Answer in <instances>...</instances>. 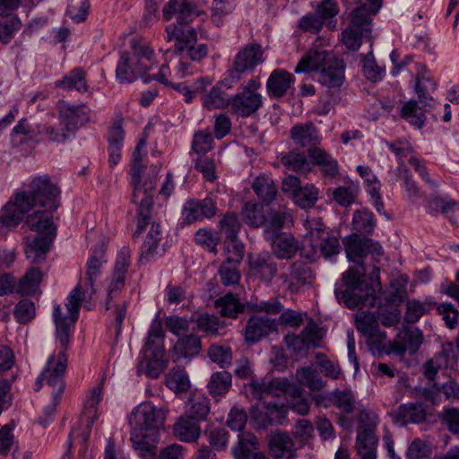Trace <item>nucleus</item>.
Masks as SVG:
<instances>
[{
    "label": "nucleus",
    "mask_w": 459,
    "mask_h": 459,
    "mask_svg": "<svg viewBox=\"0 0 459 459\" xmlns=\"http://www.w3.org/2000/svg\"><path fill=\"white\" fill-rule=\"evenodd\" d=\"M167 40H175L178 52L185 53L192 62H200L208 55V47L204 43H197V33L191 26H168Z\"/></svg>",
    "instance_id": "obj_10"
},
{
    "label": "nucleus",
    "mask_w": 459,
    "mask_h": 459,
    "mask_svg": "<svg viewBox=\"0 0 459 459\" xmlns=\"http://www.w3.org/2000/svg\"><path fill=\"white\" fill-rule=\"evenodd\" d=\"M280 279L291 293H296L301 286L311 282L313 273L305 263L297 261L290 265L288 273L280 275Z\"/></svg>",
    "instance_id": "obj_24"
},
{
    "label": "nucleus",
    "mask_w": 459,
    "mask_h": 459,
    "mask_svg": "<svg viewBox=\"0 0 459 459\" xmlns=\"http://www.w3.org/2000/svg\"><path fill=\"white\" fill-rule=\"evenodd\" d=\"M266 240L271 242L273 254L280 259L291 258L299 248L296 238L288 233H282Z\"/></svg>",
    "instance_id": "obj_36"
},
{
    "label": "nucleus",
    "mask_w": 459,
    "mask_h": 459,
    "mask_svg": "<svg viewBox=\"0 0 459 459\" xmlns=\"http://www.w3.org/2000/svg\"><path fill=\"white\" fill-rule=\"evenodd\" d=\"M292 222L291 215L285 211H275L269 214L264 224V236L265 239L282 234L281 230Z\"/></svg>",
    "instance_id": "obj_38"
},
{
    "label": "nucleus",
    "mask_w": 459,
    "mask_h": 459,
    "mask_svg": "<svg viewBox=\"0 0 459 459\" xmlns=\"http://www.w3.org/2000/svg\"><path fill=\"white\" fill-rule=\"evenodd\" d=\"M162 13L165 21L175 17L178 22L176 26H189L188 23L199 14L195 6L188 0H169L164 5Z\"/></svg>",
    "instance_id": "obj_22"
},
{
    "label": "nucleus",
    "mask_w": 459,
    "mask_h": 459,
    "mask_svg": "<svg viewBox=\"0 0 459 459\" xmlns=\"http://www.w3.org/2000/svg\"><path fill=\"white\" fill-rule=\"evenodd\" d=\"M13 316L19 324H28L36 316L34 302L28 299H21L14 307Z\"/></svg>",
    "instance_id": "obj_61"
},
{
    "label": "nucleus",
    "mask_w": 459,
    "mask_h": 459,
    "mask_svg": "<svg viewBox=\"0 0 459 459\" xmlns=\"http://www.w3.org/2000/svg\"><path fill=\"white\" fill-rule=\"evenodd\" d=\"M168 410L157 407L151 402H144L134 407L129 416L131 429L158 433L163 428Z\"/></svg>",
    "instance_id": "obj_15"
},
{
    "label": "nucleus",
    "mask_w": 459,
    "mask_h": 459,
    "mask_svg": "<svg viewBox=\"0 0 459 459\" xmlns=\"http://www.w3.org/2000/svg\"><path fill=\"white\" fill-rule=\"evenodd\" d=\"M342 244L348 260L359 265L364 264V260L368 255H370L374 260H378L384 253L378 241L361 238L357 233L346 236L342 239Z\"/></svg>",
    "instance_id": "obj_16"
},
{
    "label": "nucleus",
    "mask_w": 459,
    "mask_h": 459,
    "mask_svg": "<svg viewBox=\"0 0 459 459\" xmlns=\"http://www.w3.org/2000/svg\"><path fill=\"white\" fill-rule=\"evenodd\" d=\"M56 88L65 91H76L85 94L90 91L87 72L82 67H75L55 82Z\"/></svg>",
    "instance_id": "obj_28"
},
{
    "label": "nucleus",
    "mask_w": 459,
    "mask_h": 459,
    "mask_svg": "<svg viewBox=\"0 0 459 459\" xmlns=\"http://www.w3.org/2000/svg\"><path fill=\"white\" fill-rule=\"evenodd\" d=\"M383 0H359L351 12V23L342 32L341 40L351 51H358L362 39L371 31L372 17L378 13Z\"/></svg>",
    "instance_id": "obj_6"
},
{
    "label": "nucleus",
    "mask_w": 459,
    "mask_h": 459,
    "mask_svg": "<svg viewBox=\"0 0 459 459\" xmlns=\"http://www.w3.org/2000/svg\"><path fill=\"white\" fill-rule=\"evenodd\" d=\"M43 273L37 268L32 267L20 279L16 285V292L22 296H31L36 293L42 281Z\"/></svg>",
    "instance_id": "obj_40"
},
{
    "label": "nucleus",
    "mask_w": 459,
    "mask_h": 459,
    "mask_svg": "<svg viewBox=\"0 0 459 459\" xmlns=\"http://www.w3.org/2000/svg\"><path fill=\"white\" fill-rule=\"evenodd\" d=\"M304 227L311 238L319 240L318 249L321 255L332 263L336 262V257L342 251L340 233L326 227L320 218H307L304 221Z\"/></svg>",
    "instance_id": "obj_12"
},
{
    "label": "nucleus",
    "mask_w": 459,
    "mask_h": 459,
    "mask_svg": "<svg viewBox=\"0 0 459 459\" xmlns=\"http://www.w3.org/2000/svg\"><path fill=\"white\" fill-rule=\"evenodd\" d=\"M293 74L284 69L273 70L266 82V91L270 97L281 98L294 83Z\"/></svg>",
    "instance_id": "obj_29"
},
{
    "label": "nucleus",
    "mask_w": 459,
    "mask_h": 459,
    "mask_svg": "<svg viewBox=\"0 0 459 459\" xmlns=\"http://www.w3.org/2000/svg\"><path fill=\"white\" fill-rule=\"evenodd\" d=\"M290 138L295 144L301 147L313 146L320 142L318 130L312 122L292 126Z\"/></svg>",
    "instance_id": "obj_34"
},
{
    "label": "nucleus",
    "mask_w": 459,
    "mask_h": 459,
    "mask_svg": "<svg viewBox=\"0 0 459 459\" xmlns=\"http://www.w3.org/2000/svg\"><path fill=\"white\" fill-rule=\"evenodd\" d=\"M261 46L256 43L248 44L241 48L234 57L232 65L224 74V80L230 87L240 81L247 73L263 62Z\"/></svg>",
    "instance_id": "obj_14"
},
{
    "label": "nucleus",
    "mask_w": 459,
    "mask_h": 459,
    "mask_svg": "<svg viewBox=\"0 0 459 459\" xmlns=\"http://www.w3.org/2000/svg\"><path fill=\"white\" fill-rule=\"evenodd\" d=\"M217 213L216 201L212 195L204 199H189L182 208V221L184 224H192L211 219Z\"/></svg>",
    "instance_id": "obj_20"
},
{
    "label": "nucleus",
    "mask_w": 459,
    "mask_h": 459,
    "mask_svg": "<svg viewBox=\"0 0 459 459\" xmlns=\"http://www.w3.org/2000/svg\"><path fill=\"white\" fill-rule=\"evenodd\" d=\"M126 276L112 273V275L106 279V299L104 302L105 310H109L115 307V322L117 324V334H119L122 330V325L126 314V304L115 306L114 300L117 299L125 288Z\"/></svg>",
    "instance_id": "obj_19"
},
{
    "label": "nucleus",
    "mask_w": 459,
    "mask_h": 459,
    "mask_svg": "<svg viewBox=\"0 0 459 459\" xmlns=\"http://www.w3.org/2000/svg\"><path fill=\"white\" fill-rule=\"evenodd\" d=\"M209 130H199L195 133L192 141V150L199 156H204L212 149L213 139Z\"/></svg>",
    "instance_id": "obj_58"
},
{
    "label": "nucleus",
    "mask_w": 459,
    "mask_h": 459,
    "mask_svg": "<svg viewBox=\"0 0 459 459\" xmlns=\"http://www.w3.org/2000/svg\"><path fill=\"white\" fill-rule=\"evenodd\" d=\"M249 389L252 396L259 401L267 400L270 397L277 399L251 407L250 418L254 428L264 429L272 425H283L289 411L285 398L290 389L289 381L280 377L272 380H252Z\"/></svg>",
    "instance_id": "obj_3"
},
{
    "label": "nucleus",
    "mask_w": 459,
    "mask_h": 459,
    "mask_svg": "<svg viewBox=\"0 0 459 459\" xmlns=\"http://www.w3.org/2000/svg\"><path fill=\"white\" fill-rule=\"evenodd\" d=\"M231 105V97L219 86L212 87L210 91L204 95L203 106L208 109H222Z\"/></svg>",
    "instance_id": "obj_46"
},
{
    "label": "nucleus",
    "mask_w": 459,
    "mask_h": 459,
    "mask_svg": "<svg viewBox=\"0 0 459 459\" xmlns=\"http://www.w3.org/2000/svg\"><path fill=\"white\" fill-rule=\"evenodd\" d=\"M455 205V202L452 199H447L439 195H431L424 204L426 212L433 216H436L440 212L443 213L447 212Z\"/></svg>",
    "instance_id": "obj_63"
},
{
    "label": "nucleus",
    "mask_w": 459,
    "mask_h": 459,
    "mask_svg": "<svg viewBox=\"0 0 459 459\" xmlns=\"http://www.w3.org/2000/svg\"><path fill=\"white\" fill-rule=\"evenodd\" d=\"M201 351V339L195 334H188L178 340L174 351L178 358H192Z\"/></svg>",
    "instance_id": "obj_44"
},
{
    "label": "nucleus",
    "mask_w": 459,
    "mask_h": 459,
    "mask_svg": "<svg viewBox=\"0 0 459 459\" xmlns=\"http://www.w3.org/2000/svg\"><path fill=\"white\" fill-rule=\"evenodd\" d=\"M280 161L282 166L290 171L307 173L312 169L311 160L304 153L296 151L281 154Z\"/></svg>",
    "instance_id": "obj_39"
},
{
    "label": "nucleus",
    "mask_w": 459,
    "mask_h": 459,
    "mask_svg": "<svg viewBox=\"0 0 459 459\" xmlns=\"http://www.w3.org/2000/svg\"><path fill=\"white\" fill-rule=\"evenodd\" d=\"M215 306L222 316L231 318H236L244 309V306L240 302L239 298L233 293H228L217 299Z\"/></svg>",
    "instance_id": "obj_45"
},
{
    "label": "nucleus",
    "mask_w": 459,
    "mask_h": 459,
    "mask_svg": "<svg viewBox=\"0 0 459 459\" xmlns=\"http://www.w3.org/2000/svg\"><path fill=\"white\" fill-rule=\"evenodd\" d=\"M238 263L224 261L219 269V275L224 286H235L239 283L240 273Z\"/></svg>",
    "instance_id": "obj_60"
},
{
    "label": "nucleus",
    "mask_w": 459,
    "mask_h": 459,
    "mask_svg": "<svg viewBox=\"0 0 459 459\" xmlns=\"http://www.w3.org/2000/svg\"><path fill=\"white\" fill-rule=\"evenodd\" d=\"M106 262L105 251L102 248L94 250L86 264L85 281L78 282L66 298L68 314L62 313L60 305H54L52 318L62 343H67L71 329L78 319L82 302L90 301L95 296V283L100 277L102 265Z\"/></svg>",
    "instance_id": "obj_2"
},
{
    "label": "nucleus",
    "mask_w": 459,
    "mask_h": 459,
    "mask_svg": "<svg viewBox=\"0 0 459 459\" xmlns=\"http://www.w3.org/2000/svg\"><path fill=\"white\" fill-rule=\"evenodd\" d=\"M188 405V416L197 421L204 420L210 411V400L203 394H193Z\"/></svg>",
    "instance_id": "obj_50"
},
{
    "label": "nucleus",
    "mask_w": 459,
    "mask_h": 459,
    "mask_svg": "<svg viewBox=\"0 0 459 459\" xmlns=\"http://www.w3.org/2000/svg\"><path fill=\"white\" fill-rule=\"evenodd\" d=\"M131 53L121 51L116 67V78L119 83H131L143 77L144 82L155 80L166 86H171L174 82L169 79L171 71L168 64H163L152 78L145 76L155 65L154 50L142 37L134 36L129 40Z\"/></svg>",
    "instance_id": "obj_4"
},
{
    "label": "nucleus",
    "mask_w": 459,
    "mask_h": 459,
    "mask_svg": "<svg viewBox=\"0 0 459 459\" xmlns=\"http://www.w3.org/2000/svg\"><path fill=\"white\" fill-rule=\"evenodd\" d=\"M39 135L49 143H64L70 138L68 134L64 130L63 126H55L53 125H43L39 127Z\"/></svg>",
    "instance_id": "obj_62"
},
{
    "label": "nucleus",
    "mask_w": 459,
    "mask_h": 459,
    "mask_svg": "<svg viewBox=\"0 0 459 459\" xmlns=\"http://www.w3.org/2000/svg\"><path fill=\"white\" fill-rule=\"evenodd\" d=\"M295 74H313L327 88H340L345 79V65L332 52L323 48H310L297 64Z\"/></svg>",
    "instance_id": "obj_5"
},
{
    "label": "nucleus",
    "mask_w": 459,
    "mask_h": 459,
    "mask_svg": "<svg viewBox=\"0 0 459 459\" xmlns=\"http://www.w3.org/2000/svg\"><path fill=\"white\" fill-rule=\"evenodd\" d=\"M232 376L228 371H219L212 374L207 384L209 394L216 398L224 396L231 388Z\"/></svg>",
    "instance_id": "obj_42"
},
{
    "label": "nucleus",
    "mask_w": 459,
    "mask_h": 459,
    "mask_svg": "<svg viewBox=\"0 0 459 459\" xmlns=\"http://www.w3.org/2000/svg\"><path fill=\"white\" fill-rule=\"evenodd\" d=\"M158 433L148 432L138 429H131L130 440L133 447L139 456L143 459H154L156 455V445L158 443Z\"/></svg>",
    "instance_id": "obj_26"
},
{
    "label": "nucleus",
    "mask_w": 459,
    "mask_h": 459,
    "mask_svg": "<svg viewBox=\"0 0 459 459\" xmlns=\"http://www.w3.org/2000/svg\"><path fill=\"white\" fill-rule=\"evenodd\" d=\"M242 215L245 222L254 228L264 226L266 222L263 205L256 203H246L242 209Z\"/></svg>",
    "instance_id": "obj_52"
},
{
    "label": "nucleus",
    "mask_w": 459,
    "mask_h": 459,
    "mask_svg": "<svg viewBox=\"0 0 459 459\" xmlns=\"http://www.w3.org/2000/svg\"><path fill=\"white\" fill-rule=\"evenodd\" d=\"M316 364L320 368V372L326 377L337 380L341 377L342 369L338 362L329 359L324 353L316 355Z\"/></svg>",
    "instance_id": "obj_64"
},
{
    "label": "nucleus",
    "mask_w": 459,
    "mask_h": 459,
    "mask_svg": "<svg viewBox=\"0 0 459 459\" xmlns=\"http://www.w3.org/2000/svg\"><path fill=\"white\" fill-rule=\"evenodd\" d=\"M343 283L346 289L342 292V299L349 308H362L368 305L373 306L376 297L362 295L360 292L364 286L361 274L355 269L350 268L342 273Z\"/></svg>",
    "instance_id": "obj_17"
},
{
    "label": "nucleus",
    "mask_w": 459,
    "mask_h": 459,
    "mask_svg": "<svg viewBox=\"0 0 459 459\" xmlns=\"http://www.w3.org/2000/svg\"><path fill=\"white\" fill-rule=\"evenodd\" d=\"M422 342V334L419 330L405 329L401 332L397 339L391 346L392 351L398 356H403L406 352L415 353Z\"/></svg>",
    "instance_id": "obj_30"
},
{
    "label": "nucleus",
    "mask_w": 459,
    "mask_h": 459,
    "mask_svg": "<svg viewBox=\"0 0 459 459\" xmlns=\"http://www.w3.org/2000/svg\"><path fill=\"white\" fill-rule=\"evenodd\" d=\"M258 449L257 437L247 433L240 435L238 446L234 449L233 455L235 459H267Z\"/></svg>",
    "instance_id": "obj_35"
},
{
    "label": "nucleus",
    "mask_w": 459,
    "mask_h": 459,
    "mask_svg": "<svg viewBox=\"0 0 459 459\" xmlns=\"http://www.w3.org/2000/svg\"><path fill=\"white\" fill-rule=\"evenodd\" d=\"M315 12L325 24L328 22V25L330 26L333 23V28L335 27L336 21L333 20L340 12L337 0H322L317 4Z\"/></svg>",
    "instance_id": "obj_57"
},
{
    "label": "nucleus",
    "mask_w": 459,
    "mask_h": 459,
    "mask_svg": "<svg viewBox=\"0 0 459 459\" xmlns=\"http://www.w3.org/2000/svg\"><path fill=\"white\" fill-rule=\"evenodd\" d=\"M426 408L422 403H409L399 405L394 413V421L401 426L419 424L426 420Z\"/></svg>",
    "instance_id": "obj_31"
},
{
    "label": "nucleus",
    "mask_w": 459,
    "mask_h": 459,
    "mask_svg": "<svg viewBox=\"0 0 459 459\" xmlns=\"http://www.w3.org/2000/svg\"><path fill=\"white\" fill-rule=\"evenodd\" d=\"M60 205V189L48 176L32 178L29 190L17 193L0 212V222L7 228L16 227L25 213L35 207L40 208L29 215L26 223L37 236L26 243L24 251L31 263H41L46 259L56 237V225L53 213Z\"/></svg>",
    "instance_id": "obj_1"
},
{
    "label": "nucleus",
    "mask_w": 459,
    "mask_h": 459,
    "mask_svg": "<svg viewBox=\"0 0 459 459\" xmlns=\"http://www.w3.org/2000/svg\"><path fill=\"white\" fill-rule=\"evenodd\" d=\"M102 390L103 382H100L96 386L92 387L86 396L82 420L88 429V432L82 435L83 441H86L89 437L90 430L95 420L98 418V406L102 400Z\"/></svg>",
    "instance_id": "obj_27"
},
{
    "label": "nucleus",
    "mask_w": 459,
    "mask_h": 459,
    "mask_svg": "<svg viewBox=\"0 0 459 459\" xmlns=\"http://www.w3.org/2000/svg\"><path fill=\"white\" fill-rule=\"evenodd\" d=\"M437 303L432 297H428L421 302L418 299L408 300L404 319L410 324H414L424 315L436 307Z\"/></svg>",
    "instance_id": "obj_41"
},
{
    "label": "nucleus",
    "mask_w": 459,
    "mask_h": 459,
    "mask_svg": "<svg viewBox=\"0 0 459 459\" xmlns=\"http://www.w3.org/2000/svg\"><path fill=\"white\" fill-rule=\"evenodd\" d=\"M292 199L302 209L313 207L318 200V189L314 185L307 184L294 194Z\"/></svg>",
    "instance_id": "obj_56"
},
{
    "label": "nucleus",
    "mask_w": 459,
    "mask_h": 459,
    "mask_svg": "<svg viewBox=\"0 0 459 459\" xmlns=\"http://www.w3.org/2000/svg\"><path fill=\"white\" fill-rule=\"evenodd\" d=\"M278 324L275 319L266 316H252L247 320L245 328V341L248 343H256L276 332Z\"/></svg>",
    "instance_id": "obj_23"
},
{
    "label": "nucleus",
    "mask_w": 459,
    "mask_h": 459,
    "mask_svg": "<svg viewBox=\"0 0 459 459\" xmlns=\"http://www.w3.org/2000/svg\"><path fill=\"white\" fill-rule=\"evenodd\" d=\"M173 434L180 441L195 442L199 438L200 427L197 420L189 416H182L174 424Z\"/></svg>",
    "instance_id": "obj_37"
},
{
    "label": "nucleus",
    "mask_w": 459,
    "mask_h": 459,
    "mask_svg": "<svg viewBox=\"0 0 459 459\" xmlns=\"http://www.w3.org/2000/svg\"><path fill=\"white\" fill-rule=\"evenodd\" d=\"M353 229L362 234H370L376 227V218L368 210L355 211L352 216Z\"/></svg>",
    "instance_id": "obj_54"
},
{
    "label": "nucleus",
    "mask_w": 459,
    "mask_h": 459,
    "mask_svg": "<svg viewBox=\"0 0 459 459\" xmlns=\"http://www.w3.org/2000/svg\"><path fill=\"white\" fill-rule=\"evenodd\" d=\"M356 328L376 348L380 349L386 339L385 332L380 331L378 319L371 312H362L356 317Z\"/></svg>",
    "instance_id": "obj_21"
},
{
    "label": "nucleus",
    "mask_w": 459,
    "mask_h": 459,
    "mask_svg": "<svg viewBox=\"0 0 459 459\" xmlns=\"http://www.w3.org/2000/svg\"><path fill=\"white\" fill-rule=\"evenodd\" d=\"M293 446V442L289 435L281 432H276L271 436L269 440V449L274 458H281L290 452Z\"/></svg>",
    "instance_id": "obj_53"
},
{
    "label": "nucleus",
    "mask_w": 459,
    "mask_h": 459,
    "mask_svg": "<svg viewBox=\"0 0 459 459\" xmlns=\"http://www.w3.org/2000/svg\"><path fill=\"white\" fill-rule=\"evenodd\" d=\"M358 454L362 459H377V437L375 430L379 423L377 414L372 410L361 408L358 413Z\"/></svg>",
    "instance_id": "obj_11"
},
{
    "label": "nucleus",
    "mask_w": 459,
    "mask_h": 459,
    "mask_svg": "<svg viewBox=\"0 0 459 459\" xmlns=\"http://www.w3.org/2000/svg\"><path fill=\"white\" fill-rule=\"evenodd\" d=\"M386 148L395 155L396 161L400 166L404 165L405 160L411 155H415L414 149L407 138H398L394 141L384 142Z\"/></svg>",
    "instance_id": "obj_48"
},
{
    "label": "nucleus",
    "mask_w": 459,
    "mask_h": 459,
    "mask_svg": "<svg viewBox=\"0 0 459 459\" xmlns=\"http://www.w3.org/2000/svg\"><path fill=\"white\" fill-rule=\"evenodd\" d=\"M143 166L133 165L132 167V183L134 185L133 202L139 203L137 209V225L136 230L133 233V238L135 240L140 238L141 234L150 224L151 214L153 207L152 193L154 184L152 181L142 184V173Z\"/></svg>",
    "instance_id": "obj_8"
},
{
    "label": "nucleus",
    "mask_w": 459,
    "mask_h": 459,
    "mask_svg": "<svg viewBox=\"0 0 459 459\" xmlns=\"http://www.w3.org/2000/svg\"><path fill=\"white\" fill-rule=\"evenodd\" d=\"M296 377L300 385L312 391H319L325 386V382L323 380L319 373L310 367L298 368L296 371Z\"/></svg>",
    "instance_id": "obj_47"
},
{
    "label": "nucleus",
    "mask_w": 459,
    "mask_h": 459,
    "mask_svg": "<svg viewBox=\"0 0 459 459\" xmlns=\"http://www.w3.org/2000/svg\"><path fill=\"white\" fill-rule=\"evenodd\" d=\"M248 267L253 276L270 282L275 276L277 266L267 252L248 255Z\"/></svg>",
    "instance_id": "obj_25"
},
{
    "label": "nucleus",
    "mask_w": 459,
    "mask_h": 459,
    "mask_svg": "<svg viewBox=\"0 0 459 459\" xmlns=\"http://www.w3.org/2000/svg\"><path fill=\"white\" fill-rule=\"evenodd\" d=\"M166 386L176 394L186 393L190 388V380L184 368H173L165 377Z\"/></svg>",
    "instance_id": "obj_43"
},
{
    "label": "nucleus",
    "mask_w": 459,
    "mask_h": 459,
    "mask_svg": "<svg viewBox=\"0 0 459 459\" xmlns=\"http://www.w3.org/2000/svg\"><path fill=\"white\" fill-rule=\"evenodd\" d=\"M164 337L160 321L153 320L143 348V359L139 363V371H143L151 378H158L169 364L164 349Z\"/></svg>",
    "instance_id": "obj_7"
},
{
    "label": "nucleus",
    "mask_w": 459,
    "mask_h": 459,
    "mask_svg": "<svg viewBox=\"0 0 459 459\" xmlns=\"http://www.w3.org/2000/svg\"><path fill=\"white\" fill-rule=\"evenodd\" d=\"M401 117L417 128H421L426 120L424 112L414 100L407 101L403 105Z\"/></svg>",
    "instance_id": "obj_55"
},
{
    "label": "nucleus",
    "mask_w": 459,
    "mask_h": 459,
    "mask_svg": "<svg viewBox=\"0 0 459 459\" xmlns=\"http://www.w3.org/2000/svg\"><path fill=\"white\" fill-rule=\"evenodd\" d=\"M332 403L342 413L351 414L356 407V399L351 389H335L331 392Z\"/></svg>",
    "instance_id": "obj_49"
},
{
    "label": "nucleus",
    "mask_w": 459,
    "mask_h": 459,
    "mask_svg": "<svg viewBox=\"0 0 459 459\" xmlns=\"http://www.w3.org/2000/svg\"><path fill=\"white\" fill-rule=\"evenodd\" d=\"M74 330V326L71 329L67 343L64 344L61 342L57 327L56 326V337L60 343L61 351L58 353L57 358H56L55 355L48 357L44 371L38 376L36 380L37 383L45 381L46 384L52 388V395L62 396L65 389V384L64 381V375L66 369L67 361L65 352L68 349Z\"/></svg>",
    "instance_id": "obj_9"
},
{
    "label": "nucleus",
    "mask_w": 459,
    "mask_h": 459,
    "mask_svg": "<svg viewBox=\"0 0 459 459\" xmlns=\"http://www.w3.org/2000/svg\"><path fill=\"white\" fill-rule=\"evenodd\" d=\"M362 71L366 78L374 82L382 81L385 75V66L376 62L372 49L362 56Z\"/></svg>",
    "instance_id": "obj_51"
},
{
    "label": "nucleus",
    "mask_w": 459,
    "mask_h": 459,
    "mask_svg": "<svg viewBox=\"0 0 459 459\" xmlns=\"http://www.w3.org/2000/svg\"><path fill=\"white\" fill-rule=\"evenodd\" d=\"M58 125L71 135L75 134L79 128L90 119V109L85 104L74 105L66 101H59L57 105Z\"/></svg>",
    "instance_id": "obj_18"
},
{
    "label": "nucleus",
    "mask_w": 459,
    "mask_h": 459,
    "mask_svg": "<svg viewBox=\"0 0 459 459\" xmlns=\"http://www.w3.org/2000/svg\"><path fill=\"white\" fill-rule=\"evenodd\" d=\"M308 158L312 164L319 167L325 177L334 178L339 174V164L332 154L323 149L313 147L308 150Z\"/></svg>",
    "instance_id": "obj_32"
},
{
    "label": "nucleus",
    "mask_w": 459,
    "mask_h": 459,
    "mask_svg": "<svg viewBox=\"0 0 459 459\" xmlns=\"http://www.w3.org/2000/svg\"><path fill=\"white\" fill-rule=\"evenodd\" d=\"M252 189L264 205L271 204L278 195V188L273 179L264 174L259 175L254 179Z\"/></svg>",
    "instance_id": "obj_33"
},
{
    "label": "nucleus",
    "mask_w": 459,
    "mask_h": 459,
    "mask_svg": "<svg viewBox=\"0 0 459 459\" xmlns=\"http://www.w3.org/2000/svg\"><path fill=\"white\" fill-rule=\"evenodd\" d=\"M262 85L258 77H254L239 88L231 97L232 113L240 117L255 115L264 104V97L259 92Z\"/></svg>",
    "instance_id": "obj_13"
},
{
    "label": "nucleus",
    "mask_w": 459,
    "mask_h": 459,
    "mask_svg": "<svg viewBox=\"0 0 459 459\" xmlns=\"http://www.w3.org/2000/svg\"><path fill=\"white\" fill-rule=\"evenodd\" d=\"M210 359L225 368L230 365L232 360V351L230 346L224 344H212L208 349Z\"/></svg>",
    "instance_id": "obj_59"
}]
</instances>
